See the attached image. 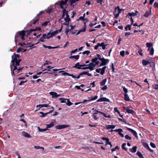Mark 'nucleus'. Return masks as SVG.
<instances>
[{"label":"nucleus","mask_w":158,"mask_h":158,"mask_svg":"<svg viewBox=\"0 0 158 158\" xmlns=\"http://www.w3.org/2000/svg\"><path fill=\"white\" fill-rule=\"evenodd\" d=\"M86 65L85 64H84L83 65H80L79 64V62L77 63L75 66L73 67L77 68V69H81V67L83 66H85V65Z\"/></svg>","instance_id":"4468645a"},{"label":"nucleus","mask_w":158,"mask_h":158,"mask_svg":"<svg viewBox=\"0 0 158 158\" xmlns=\"http://www.w3.org/2000/svg\"><path fill=\"white\" fill-rule=\"evenodd\" d=\"M107 89V87L106 85H105L103 87L101 88V89L103 90H106Z\"/></svg>","instance_id":"3c124183"},{"label":"nucleus","mask_w":158,"mask_h":158,"mask_svg":"<svg viewBox=\"0 0 158 158\" xmlns=\"http://www.w3.org/2000/svg\"><path fill=\"white\" fill-rule=\"evenodd\" d=\"M143 64L144 65H146L150 64V62L148 61H147L145 60H143L142 61Z\"/></svg>","instance_id":"2f4dec72"},{"label":"nucleus","mask_w":158,"mask_h":158,"mask_svg":"<svg viewBox=\"0 0 158 158\" xmlns=\"http://www.w3.org/2000/svg\"><path fill=\"white\" fill-rule=\"evenodd\" d=\"M87 65H85V66H86L87 67H86L81 68V69H90V71H92L94 69L93 68V66H92L91 65H90V64Z\"/></svg>","instance_id":"2eb2a0df"},{"label":"nucleus","mask_w":158,"mask_h":158,"mask_svg":"<svg viewBox=\"0 0 158 158\" xmlns=\"http://www.w3.org/2000/svg\"><path fill=\"white\" fill-rule=\"evenodd\" d=\"M98 98L97 96H95L93 97H90L89 100H84L83 102H89L91 101L96 100Z\"/></svg>","instance_id":"9b49d317"},{"label":"nucleus","mask_w":158,"mask_h":158,"mask_svg":"<svg viewBox=\"0 0 158 158\" xmlns=\"http://www.w3.org/2000/svg\"><path fill=\"white\" fill-rule=\"evenodd\" d=\"M39 20V18H37L34 19V22L33 23V24H34L38 21Z\"/></svg>","instance_id":"0e129e2a"},{"label":"nucleus","mask_w":158,"mask_h":158,"mask_svg":"<svg viewBox=\"0 0 158 158\" xmlns=\"http://www.w3.org/2000/svg\"><path fill=\"white\" fill-rule=\"evenodd\" d=\"M37 128L39 130V131L40 132L45 131L47 130V129L46 128L44 129H41L40 128V127H38Z\"/></svg>","instance_id":"4c0bfd02"},{"label":"nucleus","mask_w":158,"mask_h":158,"mask_svg":"<svg viewBox=\"0 0 158 158\" xmlns=\"http://www.w3.org/2000/svg\"><path fill=\"white\" fill-rule=\"evenodd\" d=\"M22 135L24 137L28 138H30L31 137L30 135L25 131L22 132Z\"/></svg>","instance_id":"aec40b11"},{"label":"nucleus","mask_w":158,"mask_h":158,"mask_svg":"<svg viewBox=\"0 0 158 158\" xmlns=\"http://www.w3.org/2000/svg\"><path fill=\"white\" fill-rule=\"evenodd\" d=\"M62 28V27H61V28L60 29L52 31V32L50 33L52 36L53 37V36L56 35L59 32H60Z\"/></svg>","instance_id":"a211bd4d"},{"label":"nucleus","mask_w":158,"mask_h":158,"mask_svg":"<svg viewBox=\"0 0 158 158\" xmlns=\"http://www.w3.org/2000/svg\"><path fill=\"white\" fill-rule=\"evenodd\" d=\"M40 113L41 114H42V115L41 116L42 117H44L45 116H46V115L48 114L47 113H44L42 112H40Z\"/></svg>","instance_id":"4d7b16f0"},{"label":"nucleus","mask_w":158,"mask_h":158,"mask_svg":"<svg viewBox=\"0 0 158 158\" xmlns=\"http://www.w3.org/2000/svg\"><path fill=\"white\" fill-rule=\"evenodd\" d=\"M49 22V21H46L44 22L42 24V26H44L45 27L48 25V23Z\"/></svg>","instance_id":"864d4df0"},{"label":"nucleus","mask_w":158,"mask_h":158,"mask_svg":"<svg viewBox=\"0 0 158 158\" xmlns=\"http://www.w3.org/2000/svg\"><path fill=\"white\" fill-rule=\"evenodd\" d=\"M22 31H21L18 32L16 34L15 36V40L16 43V41H17L19 38H21V36L20 35H22Z\"/></svg>","instance_id":"9d476101"},{"label":"nucleus","mask_w":158,"mask_h":158,"mask_svg":"<svg viewBox=\"0 0 158 158\" xmlns=\"http://www.w3.org/2000/svg\"><path fill=\"white\" fill-rule=\"evenodd\" d=\"M90 52L89 51H85L82 52V54L83 55L86 54L87 55H88L90 53Z\"/></svg>","instance_id":"09e8293b"},{"label":"nucleus","mask_w":158,"mask_h":158,"mask_svg":"<svg viewBox=\"0 0 158 158\" xmlns=\"http://www.w3.org/2000/svg\"><path fill=\"white\" fill-rule=\"evenodd\" d=\"M107 45V44H105L104 43L102 42L101 44L99 43V47H102L103 49L104 50L106 48V47Z\"/></svg>","instance_id":"bb28decb"},{"label":"nucleus","mask_w":158,"mask_h":158,"mask_svg":"<svg viewBox=\"0 0 158 158\" xmlns=\"http://www.w3.org/2000/svg\"><path fill=\"white\" fill-rule=\"evenodd\" d=\"M124 97L125 100L127 101H130V99L128 95L127 94H125L124 95Z\"/></svg>","instance_id":"c9c22d12"},{"label":"nucleus","mask_w":158,"mask_h":158,"mask_svg":"<svg viewBox=\"0 0 158 158\" xmlns=\"http://www.w3.org/2000/svg\"><path fill=\"white\" fill-rule=\"evenodd\" d=\"M154 49L153 48H151L150 49V54L151 55H153L154 54Z\"/></svg>","instance_id":"ea45409f"},{"label":"nucleus","mask_w":158,"mask_h":158,"mask_svg":"<svg viewBox=\"0 0 158 158\" xmlns=\"http://www.w3.org/2000/svg\"><path fill=\"white\" fill-rule=\"evenodd\" d=\"M98 58L96 57L92 59V62L89 63L90 65H91L93 68L95 67L96 65H98L99 63V61L98 60Z\"/></svg>","instance_id":"20e7f679"},{"label":"nucleus","mask_w":158,"mask_h":158,"mask_svg":"<svg viewBox=\"0 0 158 158\" xmlns=\"http://www.w3.org/2000/svg\"><path fill=\"white\" fill-rule=\"evenodd\" d=\"M114 111H115V112H117L118 114H120V112H119V111L118 110V109L116 107H115L114 108Z\"/></svg>","instance_id":"338daca9"},{"label":"nucleus","mask_w":158,"mask_h":158,"mask_svg":"<svg viewBox=\"0 0 158 158\" xmlns=\"http://www.w3.org/2000/svg\"><path fill=\"white\" fill-rule=\"evenodd\" d=\"M54 125V122H52L50 123L49 124H46V128L47 130H48L49 128H50L53 127Z\"/></svg>","instance_id":"4be33fe9"},{"label":"nucleus","mask_w":158,"mask_h":158,"mask_svg":"<svg viewBox=\"0 0 158 158\" xmlns=\"http://www.w3.org/2000/svg\"><path fill=\"white\" fill-rule=\"evenodd\" d=\"M126 139L127 140H130L131 139V137L128 135H126L125 136Z\"/></svg>","instance_id":"8fccbe9b"},{"label":"nucleus","mask_w":158,"mask_h":158,"mask_svg":"<svg viewBox=\"0 0 158 158\" xmlns=\"http://www.w3.org/2000/svg\"><path fill=\"white\" fill-rule=\"evenodd\" d=\"M152 44L151 43H147L146 46L147 47H150L152 46Z\"/></svg>","instance_id":"de8ad7c7"},{"label":"nucleus","mask_w":158,"mask_h":158,"mask_svg":"<svg viewBox=\"0 0 158 158\" xmlns=\"http://www.w3.org/2000/svg\"><path fill=\"white\" fill-rule=\"evenodd\" d=\"M67 103H66V105L68 106H70L72 104V103H71L69 101V99H68L67 100Z\"/></svg>","instance_id":"79ce46f5"},{"label":"nucleus","mask_w":158,"mask_h":158,"mask_svg":"<svg viewBox=\"0 0 158 158\" xmlns=\"http://www.w3.org/2000/svg\"><path fill=\"white\" fill-rule=\"evenodd\" d=\"M114 131L118 132V134L120 135L122 137H123L124 136L123 134L122 133V132L123 131L121 129H115L114 130H112V131Z\"/></svg>","instance_id":"ddd939ff"},{"label":"nucleus","mask_w":158,"mask_h":158,"mask_svg":"<svg viewBox=\"0 0 158 158\" xmlns=\"http://www.w3.org/2000/svg\"><path fill=\"white\" fill-rule=\"evenodd\" d=\"M125 29L126 31H127L128 30H130L131 29V26L129 25H127V27H125Z\"/></svg>","instance_id":"6e6d98bb"},{"label":"nucleus","mask_w":158,"mask_h":158,"mask_svg":"<svg viewBox=\"0 0 158 158\" xmlns=\"http://www.w3.org/2000/svg\"><path fill=\"white\" fill-rule=\"evenodd\" d=\"M150 145L153 148H156L155 144L151 142L150 143Z\"/></svg>","instance_id":"052dcab7"},{"label":"nucleus","mask_w":158,"mask_h":158,"mask_svg":"<svg viewBox=\"0 0 158 158\" xmlns=\"http://www.w3.org/2000/svg\"><path fill=\"white\" fill-rule=\"evenodd\" d=\"M49 106L48 104H40L36 106V109L35 111H37L40 110V109L42 107H47Z\"/></svg>","instance_id":"0eeeda50"},{"label":"nucleus","mask_w":158,"mask_h":158,"mask_svg":"<svg viewBox=\"0 0 158 158\" xmlns=\"http://www.w3.org/2000/svg\"><path fill=\"white\" fill-rule=\"evenodd\" d=\"M99 113H100L101 114H102V115H103L105 117L108 118H110V115H108V116H106V114H105L103 113L102 112H101V111H99Z\"/></svg>","instance_id":"e433bc0d"},{"label":"nucleus","mask_w":158,"mask_h":158,"mask_svg":"<svg viewBox=\"0 0 158 158\" xmlns=\"http://www.w3.org/2000/svg\"><path fill=\"white\" fill-rule=\"evenodd\" d=\"M80 75H87L88 76H92V74L91 73H89L88 72H83L81 73H80Z\"/></svg>","instance_id":"a878e982"},{"label":"nucleus","mask_w":158,"mask_h":158,"mask_svg":"<svg viewBox=\"0 0 158 158\" xmlns=\"http://www.w3.org/2000/svg\"><path fill=\"white\" fill-rule=\"evenodd\" d=\"M110 101L107 98H99V102H102V101H107L109 102Z\"/></svg>","instance_id":"c756f323"},{"label":"nucleus","mask_w":158,"mask_h":158,"mask_svg":"<svg viewBox=\"0 0 158 158\" xmlns=\"http://www.w3.org/2000/svg\"><path fill=\"white\" fill-rule=\"evenodd\" d=\"M107 68L106 66H104L102 68H99V71L100 70V74L102 75L105 73V71L106 69Z\"/></svg>","instance_id":"412c9836"},{"label":"nucleus","mask_w":158,"mask_h":158,"mask_svg":"<svg viewBox=\"0 0 158 158\" xmlns=\"http://www.w3.org/2000/svg\"><path fill=\"white\" fill-rule=\"evenodd\" d=\"M117 149H118V146H116L114 148L111 149V151L113 152L115 151Z\"/></svg>","instance_id":"e2e57ef3"},{"label":"nucleus","mask_w":158,"mask_h":158,"mask_svg":"<svg viewBox=\"0 0 158 158\" xmlns=\"http://www.w3.org/2000/svg\"><path fill=\"white\" fill-rule=\"evenodd\" d=\"M126 146V143H124L123 144L122 146V148L125 151H127V149L125 147V146Z\"/></svg>","instance_id":"58836bf2"},{"label":"nucleus","mask_w":158,"mask_h":158,"mask_svg":"<svg viewBox=\"0 0 158 158\" xmlns=\"http://www.w3.org/2000/svg\"><path fill=\"white\" fill-rule=\"evenodd\" d=\"M125 51H121L120 52V55L122 56H123L124 55Z\"/></svg>","instance_id":"bf43d9fd"},{"label":"nucleus","mask_w":158,"mask_h":158,"mask_svg":"<svg viewBox=\"0 0 158 158\" xmlns=\"http://www.w3.org/2000/svg\"><path fill=\"white\" fill-rule=\"evenodd\" d=\"M123 89L124 92L126 94L128 92V89L125 88V87H123Z\"/></svg>","instance_id":"13d9d810"},{"label":"nucleus","mask_w":158,"mask_h":158,"mask_svg":"<svg viewBox=\"0 0 158 158\" xmlns=\"http://www.w3.org/2000/svg\"><path fill=\"white\" fill-rule=\"evenodd\" d=\"M115 126L114 125H107L106 127L107 129H114L115 128Z\"/></svg>","instance_id":"cd10ccee"},{"label":"nucleus","mask_w":158,"mask_h":158,"mask_svg":"<svg viewBox=\"0 0 158 158\" xmlns=\"http://www.w3.org/2000/svg\"><path fill=\"white\" fill-rule=\"evenodd\" d=\"M122 10V9H120L118 6L115 7L114 12V15L115 18H117L118 17Z\"/></svg>","instance_id":"7ed1b4c3"},{"label":"nucleus","mask_w":158,"mask_h":158,"mask_svg":"<svg viewBox=\"0 0 158 158\" xmlns=\"http://www.w3.org/2000/svg\"><path fill=\"white\" fill-rule=\"evenodd\" d=\"M151 14V10H149L146 11L145 14L143 16L146 17H148Z\"/></svg>","instance_id":"5701e85b"},{"label":"nucleus","mask_w":158,"mask_h":158,"mask_svg":"<svg viewBox=\"0 0 158 158\" xmlns=\"http://www.w3.org/2000/svg\"><path fill=\"white\" fill-rule=\"evenodd\" d=\"M52 37V36L51 35V33H48L47 35V39H49Z\"/></svg>","instance_id":"49530a36"},{"label":"nucleus","mask_w":158,"mask_h":158,"mask_svg":"<svg viewBox=\"0 0 158 158\" xmlns=\"http://www.w3.org/2000/svg\"><path fill=\"white\" fill-rule=\"evenodd\" d=\"M138 13V11H135V12H131V13H129L127 15V16H128V17L130 16L132 17L136 15H137V14Z\"/></svg>","instance_id":"6ab92c4d"},{"label":"nucleus","mask_w":158,"mask_h":158,"mask_svg":"<svg viewBox=\"0 0 158 158\" xmlns=\"http://www.w3.org/2000/svg\"><path fill=\"white\" fill-rule=\"evenodd\" d=\"M136 154L140 158H143V155H142V154L140 152H137Z\"/></svg>","instance_id":"37998d69"},{"label":"nucleus","mask_w":158,"mask_h":158,"mask_svg":"<svg viewBox=\"0 0 158 158\" xmlns=\"http://www.w3.org/2000/svg\"><path fill=\"white\" fill-rule=\"evenodd\" d=\"M99 60L101 61V63L99 65V66L105 65L107 64L109 62V60L106 59L104 58H100Z\"/></svg>","instance_id":"39448f33"},{"label":"nucleus","mask_w":158,"mask_h":158,"mask_svg":"<svg viewBox=\"0 0 158 158\" xmlns=\"http://www.w3.org/2000/svg\"><path fill=\"white\" fill-rule=\"evenodd\" d=\"M25 31L23 30L22 31V35H20L21 36V39L22 40H24V36L25 35Z\"/></svg>","instance_id":"7c9ffc66"},{"label":"nucleus","mask_w":158,"mask_h":158,"mask_svg":"<svg viewBox=\"0 0 158 158\" xmlns=\"http://www.w3.org/2000/svg\"><path fill=\"white\" fill-rule=\"evenodd\" d=\"M34 148L36 149H42L43 150L44 149V148L42 147H40V146H34Z\"/></svg>","instance_id":"c03bdc74"},{"label":"nucleus","mask_w":158,"mask_h":158,"mask_svg":"<svg viewBox=\"0 0 158 158\" xmlns=\"http://www.w3.org/2000/svg\"><path fill=\"white\" fill-rule=\"evenodd\" d=\"M144 146L147 148L149 149L151 151H152V150H151L149 148V146L146 143H145L144 144Z\"/></svg>","instance_id":"a18cd8bd"},{"label":"nucleus","mask_w":158,"mask_h":158,"mask_svg":"<svg viewBox=\"0 0 158 158\" xmlns=\"http://www.w3.org/2000/svg\"><path fill=\"white\" fill-rule=\"evenodd\" d=\"M107 81V79H103L102 81L100 83V85L101 86H103L105 85V84L106 82Z\"/></svg>","instance_id":"473e14b6"},{"label":"nucleus","mask_w":158,"mask_h":158,"mask_svg":"<svg viewBox=\"0 0 158 158\" xmlns=\"http://www.w3.org/2000/svg\"><path fill=\"white\" fill-rule=\"evenodd\" d=\"M124 110H126L127 112L129 113L133 114L134 112V111L132 110H131L128 108H124Z\"/></svg>","instance_id":"393cba45"},{"label":"nucleus","mask_w":158,"mask_h":158,"mask_svg":"<svg viewBox=\"0 0 158 158\" xmlns=\"http://www.w3.org/2000/svg\"><path fill=\"white\" fill-rule=\"evenodd\" d=\"M127 130H128L129 131H130L134 135L136 138H138V136L137 135V133L136 132L133 130L132 129L127 127Z\"/></svg>","instance_id":"dca6fc26"},{"label":"nucleus","mask_w":158,"mask_h":158,"mask_svg":"<svg viewBox=\"0 0 158 158\" xmlns=\"http://www.w3.org/2000/svg\"><path fill=\"white\" fill-rule=\"evenodd\" d=\"M153 88L156 90H158V85L157 84H154L153 85Z\"/></svg>","instance_id":"603ef678"},{"label":"nucleus","mask_w":158,"mask_h":158,"mask_svg":"<svg viewBox=\"0 0 158 158\" xmlns=\"http://www.w3.org/2000/svg\"><path fill=\"white\" fill-rule=\"evenodd\" d=\"M69 125H58L56 126L55 128L57 129H60L68 127Z\"/></svg>","instance_id":"6e6552de"},{"label":"nucleus","mask_w":158,"mask_h":158,"mask_svg":"<svg viewBox=\"0 0 158 158\" xmlns=\"http://www.w3.org/2000/svg\"><path fill=\"white\" fill-rule=\"evenodd\" d=\"M68 99L64 98H61L59 99V100L60 101L61 103H66Z\"/></svg>","instance_id":"f704fd0d"},{"label":"nucleus","mask_w":158,"mask_h":158,"mask_svg":"<svg viewBox=\"0 0 158 158\" xmlns=\"http://www.w3.org/2000/svg\"><path fill=\"white\" fill-rule=\"evenodd\" d=\"M49 94L52 96V98H56L59 97L60 94H58L57 93L54 92H50Z\"/></svg>","instance_id":"1a4fd4ad"},{"label":"nucleus","mask_w":158,"mask_h":158,"mask_svg":"<svg viewBox=\"0 0 158 158\" xmlns=\"http://www.w3.org/2000/svg\"><path fill=\"white\" fill-rule=\"evenodd\" d=\"M79 0H70V2L71 4L74 3L78 1Z\"/></svg>","instance_id":"680f3d73"},{"label":"nucleus","mask_w":158,"mask_h":158,"mask_svg":"<svg viewBox=\"0 0 158 158\" xmlns=\"http://www.w3.org/2000/svg\"><path fill=\"white\" fill-rule=\"evenodd\" d=\"M19 57L18 55H13L12 56V60L11 62L10 68L11 71L12 70V72H11L12 76L18 75V73L22 71L23 68V67H19L18 68V66H19L20 62L21 61L20 59H17Z\"/></svg>","instance_id":"f257e3e1"},{"label":"nucleus","mask_w":158,"mask_h":158,"mask_svg":"<svg viewBox=\"0 0 158 158\" xmlns=\"http://www.w3.org/2000/svg\"><path fill=\"white\" fill-rule=\"evenodd\" d=\"M86 30V27L85 26L83 27L82 29L80 30L76 34V35H77L79 34L81 32H85Z\"/></svg>","instance_id":"b1692460"},{"label":"nucleus","mask_w":158,"mask_h":158,"mask_svg":"<svg viewBox=\"0 0 158 158\" xmlns=\"http://www.w3.org/2000/svg\"><path fill=\"white\" fill-rule=\"evenodd\" d=\"M75 27V26H73L71 25H70L67 28H66V31H65V32L66 33V34H67L71 30H72L73 29V28L74 27Z\"/></svg>","instance_id":"f8f14e48"},{"label":"nucleus","mask_w":158,"mask_h":158,"mask_svg":"<svg viewBox=\"0 0 158 158\" xmlns=\"http://www.w3.org/2000/svg\"><path fill=\"white\" fill-rule=\"evenodd\" d=\"M137 147L135 146H134L132 149H130V151L132 153L135 152L136 151Z\"/></svg>","instance_id":"c85d7f7f"},{"label":"nucleus","mask_w":158,"mask_h":158,"mask_svg":"<svg viewBox=\"0 0 158 158\" xmlns=\"http://www.w3.org/2000/svg\"><path fill=\"white\" fill-rule=\"evenodd\" d=\"M53 9L51 8H48L47 9L45 10V11L48 13H50L52 10Z\"/></svg>","instance_id":"a19ab883"},{"label":"nucleus","mask_w":158,"mask_h":158,"mask_svg":"<svg viewBox=\"0 0 158 158\" xmlns=\"http://www.w3.org/2000/svg\"><path fill=\"white\" fill-rule=\"evenodd\" d=\"M51 62L48 61L47 60H46L45 61V63L44 64V65H45L46 64H51Z\"/></svg>","instance_id":"69168bd1"},{"label":"nucleus","mask_w":158,"mask_h":158,"mask_svg":"<svg viewBox=\"0 0 158 158\" xmlns=\"http://www.w3.org/2000/svg\"><path fill=\"white\" fill-rule=\"evenodd\" d=\"M142 51L143 50L141 49H139L138 52V53H139V54L141 56H142L143 54L142 53Z\"/></svg>","instance_id":"5fc2aeb1"},{"label":"nucleus","mask_w":158,"mask_h":158,"mask_svg":"<svg viewBox=\"0 0 158 158\" xmlns=\"http://www.w3.org/2000/svg\"><path fill=\"white\" fill-rule=\"evenodd\" d=\"M68 0H65V1H61L60 3V7L63 9V15L61 19H60V22H62L63 21H64V22L62 23L66 25H68L69 24V22L70 21V19L69 17V16L67 13V12H66V9L63 7V6L66 5L67 2Z\"/></svg>","instance_id":"f03ea898"},{"label":"nucleus","mask_w":158,"mask_h":158,"mask_svg":"<svg viewBox=\"0 0 158 158\" xmlns=\"http://www.w3.org/2000/svg\"><path fill=\"white\" fill-rule=\"evenodd\" d=\"M46 38H47V35L45 34H43L42 35V36L40 39L39 40L37 43L35 44H36L39 43H40L41 42H44Z\"/></svg>","instance_id":"423d86ee"},{"label":"nucleus","mask_w":158,"mask_h":158,"mask_svg":"<svg viewBox=\"0 0 158 158\" xmlns=\"http://www.w3.org/2000/svg\"><path fill=\"white\" fill-rule=\"evenodd\" d=\"M22 50V48H19L17 50V52L19 53Z\"/></svg>","instance_id":"774afa93"},{"label":"nucleus","mask_w":158,"mask_h":158,"mask_svg":"<svg viewBox=\"0 0 158 158\" xmlns=\"http://www.w3.org/2000/svg\"><path fill=\"white\" fill-rule=\"evenodd\" d=\"M79 55H77L76 56H71L69 57V58L72 59L74 58L76 60H77L79 58Z\"/></svg>","instance_id":"72a5a7b5"},{"label":"nucleus","mask_w":158,"mask_h":158,"mask_svg":"<svg viewBox=\"0 0 158 158\" xmlns=\"http://www.w3.org/2000/svg\"><path fill=\"white\" fill-rule=\"evenodd\" d=\"M98 112L99 111L97 110L94 111L93 112V116L94 119L97 120L98 119Z\"/></svg>","instance_id":"f3484780"}]
</instances>
